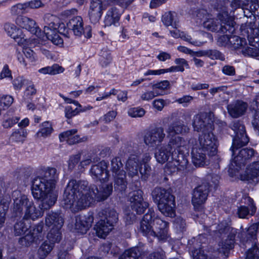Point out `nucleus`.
<instances>
[{"instance_id":"1","label":"nucleus","mask_w":259,"mask_h":259,"mask_svg":"<svg viewBox=\"0 0 259 259\" xmlns=\"http://www.w3.org/2000/svg\"><path fill=\"white\" fill-rule=\"evenodd\" d=\"M183 129L180 124L170 125L167 130L168 135L171 136L168 144L159 145L155 149L154 156L157 161L160 163L167 161L165 171L168 174L184 170L188 164V143L179 136L175 135L182 133Z\"/></svg>"},{"instance_id":"2","label":"nucleus","mask_w":259,"mask_h":259,"mask_svg":"<svg viewBox=\"0 0 259 259\" xmlns=\"http://www.w3.org/2000/svg\"><path fill=\"white\" fill-rule=\"evenodd\" d=\"M112 192L111 184L102 185L99 190L96 186H88L85 181L69 182L63 195L62 206L76 211L92 205L95 201L107 199Z\"/></svg>"},{"instance_id":"3","label":"nucleus","mask_w":259,"mask_h":259,"mask_svg":"<svg viewBox=\"0 0 259 259\" xmlns=\"http://www.w3.org/2000/svg\"><path fill=\"white\" fill-rule=\"evenodd\" d=\"M58 177L56 169L48 167L43 170L42 177L35 178L32 181V195L35 199L41 200V205L45 209L53 206L57 200V195L53 189Z\"/></svg>"},{"instance_id":"4","label":"nucleus","mask_w":259,"mask_h":259,"mask_svg":"<svg viewBox=\"0 0 259 259\" xmlns=\"http://www.w3.org/2000/svg\"><path fill=\"white\" fill-rule=\"evenodd\" d=\"M210 115L207 116L206 114H201L194 116L193 125L195 130L200 131L198 146L210 156L214 155L217 152V140L211 132L212 120Z\"/></svg>"},{"instance_id":"5","label":"nucleus","mask_w":259,"mask_h":259,"mask_svg":"<svg viewBox=\"0 0 259 259\" xmlns=\"http://www.w3.org/2000/svg\"><path fill=\"white\" fill-rule=\"evenodd\" d=\"M252 31L256 35L248 36L249 46L246 47L245 39L236 35L230 37L227 35H223L219 38V42L223 46H227L235 50H240L244 55L257 57L259 56V30L257 28H254L252 29Z\"/></svg>"},{"instance_id":"6","label":"nucleus","mask_w":259,"mask_h":259,"mask_svg":"<svg viewBox=\"0 0 259 259\" xmlns=\"http://www.w3.org/2000/svg\"><path fill=\"white\" fill-rule=\"evenodd\" d=\"M168 224L158 218L155 212L149 210L140 224V230L143 234L148 237H157L164 240L168 237Z\"/></svg>"},{"instance_id":"7","label":"nucleus","mask_w":259,"mask_h":259,"mask_svg":"<svg viewBox=\"0 0 259 259\" xmlns=\"http://www.w3.org/2000/svg\"><path fill=\"white\" fill-rule=\"evenodd\" d=\"M46 224L51 230L47 235V240L42 243L38 250L41 257L49 254L53 249V244L61 239L60 230L63 224V220L59 214L52 212L47 214Z\"/></svg>"},{"instance_id":"8","label":"nucleus","mask_w":259,"mask_h":259,"mask_svg":"<svg viewBox=\"0 0 259 259\" xmlns=\"http://www.w3.org/2000/svg\"><path fill=\"white\" fill-rule=\"evenodd\" d=\"M14 203L13 211L16 214L24 211V220H36L43 214L42 208L36 207L29 199L27 196L21 194L19 191H14L13 193Z\"/></svg>"},{"instance_id":"9","label":"nucleus","mask_w":259,"mask_h":259,"mask_svg":"<svg viewBox=\"0 0 259 259\" xmlns=\"http://www.w3.org/2000/svg\"><path fill=\"white\" fill-rule=\"evenodd\" d=\"M152 195L158 204L159 210L164 215L171 218L175 215V198L169 192L164 189L156 188Z\"/></svg>"},{"instance_id":"10","label":"nucleus","mask_w":259,"mask_h":259,"mask_svg":"<svg viewBox=\"0 0 259 259\" xmlns=\"http://www.w3.org/2000/svg\"><path fill=\"white\" fill-rule=\"evenodd\" d=\"M24 219L17 222L14 226V233L17 236L24 235L21 239V244L26 246L29 245L32 242H36L41 238L42 225H38L32 229L29 228V224L25 222Z\"/></svg>"},{"instance_id":"11","label":"nucleus","mask_w":259,"mask_h":259,"mask_svg":"<svg viewBox=\"0 0 259 259\" xmlns=\"http://www.w3.org/2000/svg\"><path fill=\"white\" fill-rule=\"evenodd\" d=\"M117 220L118 215L115 210L107 211L105 219L100 220L95 225V230L97 236L100 238H105L112 230Z\"/></svg>"},{"instance_id":"12","label":"nucleus","mask_w":259,"mask_h":259,"mask_svg":"<svg viewBox=\"0 0 259 259\" xmlns=\"http://www.w3.org/2000/svg\"><path fill=\"white\" fill-rule=\"evenodd\" d=\"M126 168L130 176H137L139 171L142 179L145 180L148 178L151 169L147 163L140 162L139 158L134 156L129 158L126 164Z\"/></svg>"},{"instance_id":"13","label":"nucleus","mask_w":259,"mask_h":259,"mask_svg":"<svg viewBox=\"0 0 259 259\" xmlns=\"http://www.w3.org/2000/svg\"><path fill=\"white\" fill-rule=\"evenodd\" d=\"M51 24L52 23H50L49 25L45 26L44 32H41L38 36H36V38L39 41L42 42V44H44V40L47 38L55 45L62 46L63 40L59 34V31L57 30L58 28V24L52 25Z\"/></svg>"},{"instance_id":"14","label":"nucleus","mask_w":259,"mask_h":259,"mask_svg":"<svg viewBox=\"0 0 259 259\" xmlns=\"http://www.w3.org/2000/svg\"><path fill=\"white\" fill-rule=\"evenodd\" d=\"M122 163L118 158H115L111 161V169L115 179V189L123 191L126 187L125 172L121 169Z\"/></svg>"},{"instance_id":"15","label":"nucleus","mask_w":259,"mask_h":259,"mask_svg":"<svg viewBox=\"0 0 259 259\" xmlns=\"http://www.w3.org/2000/svg\"><path fill=\"white\" fill-rule=\"evenodd\" d=\"M232 128L236 134L231 148L233 154H234L235 150L246 145L249 139L246 135L244 126L239 122L234 123L232 126Z\"/></svg>"},{"instance_id":"16","label":"nucleus","mask_w":259,"mask_h":259,"mask_svg":"<svg viewBox=\"0 0 259 259\" xmlns=\"http://www.w3.org/2000/svg\"><path fill=\"white\" fill-rule=\"evenodd\" d=\"M254 151L252 149H243L239 152L238 155L236 156L231 161L229 172L231 177L236 175V171H238L241 169L244 161L254 155Z\"/></svg>"},{"instance_id":"17","label":"nucleus","mask_w":259,"mask_h":259,"mask_svg":"<svg viewBox=\"0 0 259 259\" xmlns=\"http://www.w3.org/2000/svg\"><path fill=\"white\" fill-rule=\"evenodd\" d=\"M239 179L250 184L258 182L259 162H253L248 165L245 170L240 174Z\"/></svg>"},{"instance_id":"18","label":"nucleus","mask_w":259,"mask_h":259,"mask_svg":"<svg viewBox=\"0 0 259 259\" xmlns=\"http://www.w3.org/2000/svg\"><path fill=\"white\" fill-rule=\"evenodd\" d=\"M67 26L76 36H80L83 33L87 38H90L92 36L91 27L87 26L83 28L82 19L79 16L72 18L67 24Z\"/></svg>"},{"instance_id":"19","label":"nucleus","mask_w":259,"mask_h":259,"mask_svg":"<svg viewBox=\"0 0 259 259\" xmlns=\"http://www.w3.org/2000/svg\"><path fill=\"white\" fill-rule=\"evenodd\" d=\"M4 29L7 34L13 38L18 45L24 44L28 32L18 28L15 24L7 22L4 25Z\"/></svg>"},{"instance_id":"20","label":"nucleus","mask_w":259,"mask_h":259,"mask_svg":"<svg viewBox=\"0 0 259 259\" xmlns=\"http://www.w3.org/2000/svg\"><path fill=\"white\" fill-rule=\"evenodd\" d=\"M220 17V19L221 21L222 22V23L224 24H227V25H233V22H231L228 24L229 21H227L226 19L228 18V14L227 13L224 12L223 14H222V17ZM217 20H214L211 18V16L209 14L206 15L204 18V20L203 22V26L204 27L207 29L208 30H210L211 31H216L218 30H221L222 32H224V29H226V28L225 26L221 25V26L219 24L218 22H217ZM222 25V24H221Z\"/></svg>"},{"instance_id":"21","label":"nucleus","mask_w":259,"mask_h":259,"mask_svg":"<svg viewBox=\"0 0 259 259\" xmlns=\"http://www.w3.org/2000/svg\"><path fill=\"white\" fill-rule=\"evenodd\" d=\"M129 199L133 209L138 214L144 212L148 206V203L144 201L143 192L141 190L131 192L129 194Z\"/></svg>"},{"instance_id":"22","label":"nucleus","mask_w":259,"mask_h":259,"mask_svg":"<svg viewBox=\"0 0 259 259\" xmlns=\"http://www.w3.org/2000/svg\"><path fill=\"white\" fill-rule=\"evenodd\" d=\"M15 22L18 25L26 29L25 31L28 32V37L29 32L32 34L30 38L36 37V36H38L39 34L41 33V31L36 25L35 22L29 18L19 16L16 19Z\"/></svg>"},{"instance_id":"23","label":"nucleus","mask_w":259,"mask_h":259,"mask_svg":"<svg viewBox=\"0 0 259 259\" xmlns=\"http://www.w3.org/2000/svg\"><path fill=\"white\" fill-rule=\"evenodd\" d=\"M108 6V1H92L89 11L91 22L96 23L101 17L102 11Z\"/></svg>"},{"instance_id":"24","label":"nucleus","mask_w":259,"mask_h":259,"mask_svg":"<svg viewBox=\"0 0 259 259\" xmlns=\"http://www.w3.org/2000/svg\"><path fill=\"white\" fill-rule=\"evenodd\" d=\"M164 137L163 129L158 127L146 133L144 137V142L147 145L153 147L161 143Z\"/></svg>"},{"instance_id":"25","label":"nucleus","mask_w":259,"mask_h":259,"mask_svg":"<svg viewBox=\"0 0 259 259\" xmlns=\"http://www.w3.org/2000/svg\"><path fill=\"white\" fill-rule=\"evenodd\" d=\"M25 41L24 44L18 45L22 47L23 52L25 57L29 59L31 62H35L37 60V58L34 52L30 49L37 44L42 45V42H40L38 40H36V37L29 38L27 36L25 38Z\"/></svg>"},{"instance_id":"26","label":"nucleus","mask_w":259,"mask_h":259,"mask_svg":"<svg viewBox=\"0 0 259 259\" xmlns=\"http://www.w3.org/2000/svg\"><path fill=\"white\" fill-rule=\"evenodd\" d=\"M242 203L246 205H241L238 207L237 213L240 218L244 219L248 214L253 215L255 211L256 207L253 203V200L248 196H244L241 199Z\"/></svg>"},{"instance_id":"27","label":"nucleus","mask_w":259,"mask_h":259,"mask_svg":"<svg viewBox=\"0 0 259 259\" xmlns=\"http://www.w3.org/2000/svg\"><path fill=\"white\" fill-rule=\"evenodd\" d=\"M208 191V188L204 185L199 186L195 189L192 199L195 209H198L205 202Z\"/></svg>"},{"instance_id":"28","label":"nucleus","mask_w":259,"mask_h":259,"mask_svg":"<svg viewBox=\"0 0 259 259\" xmlns=\"http://www.w3.org/2000/svg\"><path fill=\"white\" fill-rule=\"evenodd\" d=\"M207 151L194 145L192 148V159L193 164L198 167L207 165L208 161L206 157Z\"/></svg>"},{"instance_id":"29","label":"nucleus","mask_w":259,"mask_h":259,"mask_svg":"<svg viewBox=\"0 0 259 259\" xmlns=\"http://www.w3.org/2000/svg\"><path fill=\"white\" fill-rule=\"evenodd\" d=\"M107 164L103 161L98 164L93 165L91 169V176L94 179L99 180L101 182H105L108 177V173L106 171Z\"/></svg>"},{"instance_id":"30","label":"nucleus","mask_w":259,"mask_h":259,"mask_svg":"<svg viewBox=\"0 0 259 259\" xmlns=\"http://www.w3.org/2000/svg\"><path fill=\"white\" fill-rule=\"evenodd\" d=\"M122 10H119L116 7H114L109 10L104 19V23L106 26L113 25L118 26L120 16Z\"/></svg>"},{"instance_id":"31","label":"nucleus","mask_w":259,"mask_h":259,"mask_svg":"<svg viewBox=\"0 0 259 259\" xmlns=\"http://www.w3.org/2000/svg\"><path fill=\"white\" fill-rule=\"evenodd\" d=\"M92 222L93 218L91 217L88 218L84 217H77L75 224V232L80 234L86 233L91 227Z\"/></svg>"},{"instance_id":"32","label":"nucleus","mask_w":259,"mask_h":259,"mask_svg":"<svg viewBox=\"0 0 259 259\" xmlns=\"http://www.w3.org/2000/svg\"><path fill=\"white\" fill-rule=\"evenodd\" d=\"M60 141H66L69 144H74L85 140L84 138H81L77 134L76 129H72L62 133L59 135Z\"/></svg>"},{"instance_id":"33","label":"nucleus","mask_w":259,"mask_h":259,"mask_svg":"<svg viewBox=\"0 0 259 259\" xmlns=\"http://www.w3.org/2000/svg\"><path fill=\"white\" fill-rule=\"evenodd\" d=\"M247 108V105L242 101H237L235 104L229 105L228 110L230 115L237 117L242 115Z\"/></svg>"},{"instance_id":"34","label":"nucleus","mask_w":259,"mask_h":259,"mask_svg":"<svg viewBox=\"0 0 259 259\" xmlns=\"http://www.w3.org/2000/svg\"><path fill=\"white\" fill-rule=\"evenodd\" d=\"M174 28L173 30H170V33L171 36L175 38L180 37L182 39L190 43L191 44L195 46H201L203 45V42L199 41H191L192 38L190 36L186 34L184 32L181 31L178 29V24L176 27L172 26Z\"/></svg>"},{"instance_id":"35","label":"nucleus","mask_w":259,"mask_h":259,"mask_svg":"<svg viewBox=\"0 0 259 259\" xmlns=\"http://www.w3.org/2000/svg\"><path fill=\"white\" fill-rule=\"evenodd\" d=\"M64 69L58 64H55L51 66H47L38 70V72L46 75H56L63 72Z\"/></svg>"},{"instance_id":"36","label":"nucleus","mask_w":259,"mask_h":259,"mask_svg":"<svg viewBox=\"0 0 259 259\" xmlns=\"http://www.w3.org/2000/svg\"><path fill=\"white\" fill-rule=\"evenodd\" d=\"M52 132L53 128L51 123L46 121L41 124L40 129L36 133V135L38 138H46L50 136Z\"/></svg>"},{"instance_id":"37","label":"nucleus","mask_w":259,"mask_h":259,"mask_svg":"<svg viewBox=\"0 0 259 259\" xmlns=\"http://www.w3.org/2000/svg\"><path fill=\"white\" fill-rule=\"evenodd\" d=\"M27 135L26 130L21 129L15 131L11 136L10 139L14 142H23Z\"/></svg>"},{"instance_id":"38","label":"nucleus","mask_w":259,"mask_h":259,"mask_svg":"<svg viewBox=\"0 0 259 259\" xmlns=\"http://www.w3.org/2000/svg\"><path fill=\"white\" fill-rule=\"evenodd\" d=\"M162 21L164 25L176 27L178 23L175 20V14L170 12L165 13L162 17Z\"/></svg>"},{"instance_id":"39","label":"nucleus","mask_w":259,"mask_h":259,"mask_svg":"<svg viewBox=\"0 0 259 259\" xmlns=\"http://www.w3.org/2000/svg\"><path fill=\"white\" fill-rule=\"evenodd\" d=\"M140 254L138 247H133L126 250L119 259H137Z\"/></svg>"},{"instance_id":"40","label":"nucleus","mask_w":259,"mask_h":259,"mask_svg":"<svg viewBox=\"0 0 259 259\" xmlns=\"http://www.w3.org/2000/svg\"><path fill=\"white\" fill-rule=\"evenodd\" d=\"M169 88V82L167 80H163L153 86V89L158 93H161L160 95L165 94V91Z\"/></svg>"},{"instance_id":"41","label":"nucleus","mask_w":259,"mask_h":259,"mask_svg":"<svg viewBox=\"0 0 259 259\" xmlns=\"http://www.w3.org/2000/svg\"><path fill=\"white\" fill-rule=\"evenodd\" d=\"M27 12V6L25 2L18 3L11 8V13L13 15H20Z\"/></svg>"},{"instance_id":"42","label":"nucleus","mask_w":259,"mask_h":259,"mask_svg":"<svg viewBox=\"0 0 259 259\" xmlns=\"http://www.w3.org/2000/svg\"><path fill=\"white\" fill-rule=\"evenodd\" d=\"M65 116L67 118L70 119L77 115L80 112H85L84 109L75 108L73 109L71 106H67L65 108Z\"/></svg>"},{"instance_id":"43","label":"nucleus","mask_w":259,"mask_h":259,"mask_svg":"<svg viewBox=\"0 0 259 259\" xmlns=\"http://www.w3.org/2000/svg\"><path fill=\"white\" fill-rule=\"evenodd\" d=\"M9 204V201H4L2 200L0 203V228L5 222V217Z\"/></svg>"},{"instance_id":"44","label":"nucleus","mask_w":259,"mask_h":259,"mask_svg":"<svg viewBox=\"0 0 259 259\" xmlns=\"http://www.w3.org/2000/svg\"><path fill=\"white\" fill-rule=\"evenodd\" d=\"M246 259H259V245L255 244L248 250Z\"/></svg>"},{"instance_id":"45","label":"nucleus","mask_w":259,"mask_h":259,"mask_svg":"<svg viewBox=\"0 0 259 259\" xmlns=\"http://www.w3.org/2000/svg\"><path fill=\"white\" fill-rule=\"evenodd\" d=\"M145 114V110L140 107L132 108L128 111V114L132 117H142Z\"/></svg>"},{"instance_id":"46","label":"nucleus","mask_w":259,"mask_h":259,"mask_svg":"<svg viewBox=\"0 0 259 259\" xmlns=\"http://www.w3.org/2000/svg\"><path fill=\"white\" fill-rule=\"evenodd\" d=\"M19 120V118L17 116L8 117L3 120L2 125L4 128H10L17 123Z\"/></svg>"},{"instance_id":"47","label":"nucleus","mask_w":259,"mask_h":259,"mask_svg":"<svg viewBox=\"0 0 259 259\" xmlns=\"http://www.w3.org/2000/svg\"><path fill=\"white\" fill-rule=\"evenodd\" d=\"M161 93H158L157 92H155V90L153 89L152 91H146L143 94H142L141 96V98L142 100L144 101H149L152 100L155 97L160 95Z\"/></svg>"},{"instance_id":"48","label":"nucleus","mask_w":259,"mask_h":259,"mask_svg":"<svg viewBox=\"0 0 259 259\" xmlns=\"http://www.w3.org/2000/svg\"><path fill=\"white\" fill-rule=\"evenodd\" d=\"M44 21L47 24V25H49V24L52 23V25H56L57 24L58 19V18L53 15L50 14H47L45 15L44 18Z\"/></svg>"},{"instance_id":"49","label":"nucleus","mask_w":259,"mask_h":259,"mask_svg":"<svg viewBox=\"0 0 259 259\" xmlns=\"http://www.w3.org/2000/svg\"><path fill=\"white\" fill-rule=\"evenodd\" d=\"M25 80L21 76L15 78L13 81V85L15 90H20L25 83Z\"/></svg>"},{"instance_id":"50","label":"nucleus","mask_w":259,"mask_h":259,"mask_svg":"<svg viewBox=\"0 0 259 259\" xmlns=\"http://www.w3.org/2000/svg\"><path fill=\"white\" fill-rule=\"evenodd\" d=\"M6 78H12L11 71L7 65H4L0 73V79Z\"/></svg>"},{"instance_id":"51","label":"nucleus","mask_w":259,"mask_h":259,"mask_svg":"<svg viewBox=\"0 0 259 259\" xmlns=\"http://www.w3.org/2000/svg\"><path fill=\"white\" fill-rule=\"evenodd\" d=\"M117 91L115 89H112L109 92H104L97 97V101H101L109 98L111 95H115L117 94Z\"/></svg>"},{"instance_id":"52","label":"nucleus","mask_w":259,"mask_h":259,"mask_svg":"<svg viewBox=\"0 0 259 259\" xmlns=\"http://www.w3.org/2000/svg\"><path fill=\"white\" fill-rule=\"evenodd\" d=\"M25 3L27 4V11L29 9H37L44 5L41 1H26Z\"/></svg>"},{"instance_id":"53","label":"nucleus","mask_w":259,"mask_h":259,"mask_svg":"<svg viewBox=\"0 0 259 259\" xmlns=\"http://www.w3.org/2000/svg\"><path fill=\"white\" fill-rule=\"evenodd\" d=\"M36 90L34 88V86L32 84H30L28 85L26 88L24 92V96L27 98H29L31 96L35 95L36 94Z\"/></svg>"},{"instance_id":"54","label":"nucleus","mask_w":259,"mask_h":259,"mask_svg":"<svg viewBox=\"0 0 259 259\" xmlns=\"http://www.w3.org/2000/svg\"><path fill=\"white\" fill-rule=\"evenodd\" d=\"M152 105L155 109L161 111L165 105V102L163 99H156L153 101Z\"/></svg>"},{"instance_id":"55","label":"nucleus","mask_w":259,"mask_h":259,"mask_svg":"<svg viewBox=\"0 0 259 259\" xmlns=\"http://www.w3.org/2000/svg\"><path fill=\"white\" fill-rule=\"evenodd\" d=\"M81 158V154H76L72 156L70 158L68 161V167L70 169H72L74 167V165L76 164L79 159Z\"/></svg>"},{"instance_id":"56","label":"nucleus","mask_w":259,"mask_h":259,"mask_svg":"<svg viewBox=\"0 0 259 259\" xmlns=\"http://www.w3.org/2000/svg\"><path fill=\"white\" fill-rule=\"evenodd\" d=\"M13 98L9 95L4 96L1 100V104H3L6 107H9L13 102Z\"/></svg>"},{"instance_id":"57","label":"nucleus","mask_w":259,"mask_h":259,"mask_svg":"<svg viewBox=\"0 0 259 259\" xmlns=\"http://www.w3.org/2000/svg\"><path fill=\"white\" fill-rule=\"evenodd\" d=\"M162 71H163V74L168 72H183L184 71V68L182 66H171L167 69H162Z\"/></svg>"},{"instance_id":"58","label":"nucleus","mask_w":259,"mask_h":259,"mask_svg":"<svg viewBox=\"0 0 259 259\" xmlns=\"http://www.w3.org/2000/svg\"><path fill=\"white\" fill-rule=\"evenodd\" d=\"M163 71H162V69L157 70L149 69L144 73V75L145 76L160 75L163 74Z\"/></svg>"},{"instance_id":"59","label":"nucleus","mask_w":259,"mask_h":259,"mask_svg":"<svg viewBox=\"0 0 259 259\" xmlns=\"http://www.w3.org/2000/svg\"><path fill=\"white\" fill-rule=\"evenodd\" d=\"M116 116V112L114 111H111L105 114L103 117V120L105 122H109L112 121Z\"/></svg>"},{"instance_id":"60","label":"nucleus","mask_w":259,"mask_h":259,"mask_svg":"<svg viewBox=\"0 0 259 259\" xmlns=\"http://www.w3.org/2000/svg\"><path fill=\"white\" fill-rule=\"evenodd\" d=\"M222 71L224 74L228 75H233L235 72L234 68L228 65L224 66L222 69Z\"/></svg>"},{"instance_id":"61","label":"nucleus","mask_w":259,"mask_h":259,"mask_svg":"<svg viewBox=\"0 0 259 259\" xmlns=\"http://www.w3.org/2000/svg\"><path fill=\"white\" fill-rule=\"evenodd\" d=\"M117 99L118 101L124 102L127 99V92L125 91H121L117 95Z\"/></svg>"},{"instance_id":"62","label":"nucleus","mask_w":259,"mask_h":259,"mask_svg":"<svg viewBox=\"0 0 259 259\" xmlns=\"http://www.w3.org/2000/svg\"><path fill=\"white\" fill-rule=\"evenodd\" d=\"M83 157H82L80 164L81 166L88 165L91 162V159L89 154H82Z\"/></svg>"},{"instance_id":"63","label":"nucleus","mask_w":259,"mask_h":259,"mask_svg":"<svg viewBox=\"0 0 259 259\" xmlns=\"http://www.w3.org/2000/svg\"><path fill=\"white\" fill-rule=\"evenodd\" d=\"M157 58L161 61H165L170 58V55L167 53L161 52L158 54Z\"/></svg>"},{"instance_id":"64","label":"nucleus","mask_w":259,"mask_h":259,"mask_svg":"<svg viewBox=\"0 0 259 259\" xmlns=\"http://www.w3.org/2000/svg\"><path fill=\"white\" fill-rule=\"evenodd\" d=\"M258 227L259 223L252 224L248 228L247 231L248 234L251 235H253L256 233Z\"/></svg>"}]
</instances>
